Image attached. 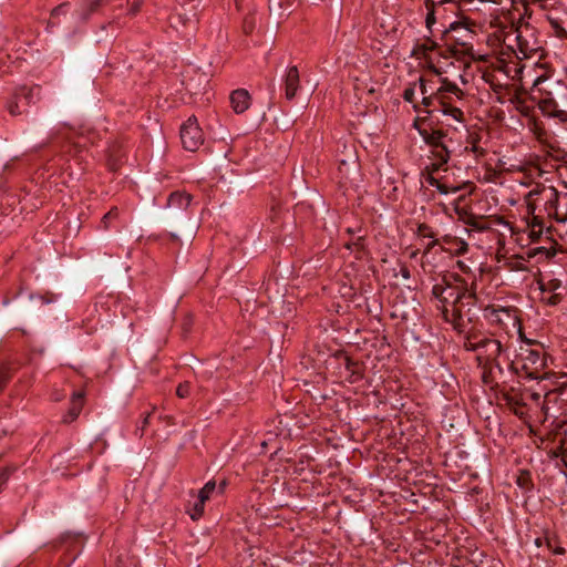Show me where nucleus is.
Returning <instances> with one entry per match:
<instances>
[{
	"label": "nucleus",
	"instance_id": "obj_33",
	"mask_svg": "<svg viewBox=\"0 0 567 567\" xmlns=\"http://www.w3.org/2000/svg\"><path fill=\"white\" fill-rule=\"evenodd\" d=\"M432 296L439 300V302L441 303V312L443 313V310H444V298H445V295H444V288H443V281L441 284H436L433 286L432 288Z\"/></svg>",
	"mask_w": 567,
	"mask_h": 567
},
{
	"label": "nucleus",
	"instance_id": "obj_3",
	"mask_svg": "<svg viewBox=\"0 0 567 567\" xmlns=\"http://www.w3.org/2000/svg\"><path fill=\"white\" fill-rule=\"evenodd\" d=\"M443 39L446 42L454 41L456 44L461 45L460 50H455L454 54L462 52L465 53L464 56L458 60L460 64L456 68H463L464 70L471 68V64L474 60V58L466 53L468 51V44H471V41L474 38V32L470 28V22L467 19L457 20L454 22H451L449 27H444V29L441 31Z\"/></svg>",
	"mask_w": 567,
	"mask_h": 567
},
{
	"label": "nucleus",
	"instance_id": "obj_63",
	"mask_svg": "<svg viewBox=\"0 0 567 567\" xmlns=\"http://www.w3.org/2000/svg\"><path fill=\"white\" fill-rule=\"evenodd\" d=\"M525 68H526V65H522L520 68L516 69V71L522 72V71H524Z\"/></svg>",
	"mask_w": 567,
	"mask_h": 567
},
{
	"label": "nucleus",
	"instance_id": "obj_62",
	"mask_svg": "<svg viewBox=\"0 0 567 567\" xmlns=\"http://www.w3.org/2000/svg\"><path fill=\"white\" fill-rule=\"evenodd\" d=\"M429 71L436 72V71H440V69H437V68H435V66H431Z\"/></svg>",
	"mask_w": 567,
	"mask_h": 567
},
{
	"label": "nucleus",
	"instance_id": "obj_57",
	"mask_svg": "<svg viewBox=\"0 0 567 567\" xmlns=\"http://www.w3.org/2000/svg\"><path fill=\"white\" fill-rule=\"evenodd\" d=\"M489 567H502V563L499 560L493 559L491 561V566Z\"/></svg>",
	"mask_w": 567,
	"mask_h": 567
},
{
	"label": "nucleus",
	"instance_id": "obj_1",
	"mask_svg": "<svg viewBox=\"0 0 567 567\" xmlns=\"http://www.w3.org/2000/svg\"><path fill=\"white\" fill-rule=\"evenodd\" d=\"M420 91L423 95L422 104L424 110L414 109L419 112V116L414 121V127L419 131L424 142L433 148V155L436 162L432 163V172H437L450 159V150L446 145L445 133L442 130L435 128L437 124L453 127L454 123L464 125V113L461 109L451 105L447 101V93L461 99L463 95L462 90L455 84L449 82L446 79L441 81V86L436 92L427 94V89L424 79L420 78Z\"/></svg>",
	"mask_w": 567,
	"mask_h": 567
},
{
	"label": "nucleus",
	"instance_id": "obj_6",
	"mask_svg": "<svg viewBox=\"0 0 567 567\" xmlns=\"http://www.w3.org/2000/svg\"><path fill=\"white\" fill-rule=\"evenodd\" d=\"M179 135L183 147L189 152H196L204 143L203 131L194 115L183 123Z\"/></svg>",
	"mask_w": 567,
	"mask_h": 567
},
{
	"label": "nucleus",
	"instance_id": "obj_53",
	"mask_svg": "<svg viewBox=\"0 0 567 567\" xmlns=\"http://www.w3.org/2000/svg\"><path fill=\"white\" fill-rule=\"evenodd\" d=\"M150 416L151 414H146V416L143 419L142 421V424H141V430L144 431L146 429V426L148 425V420H150Z\"/></svg>",
	"mask_w": 567,
	"mask_h": 567
},
{
	"label": "nucleus",
	"instance_id": "obj_50",
	"mask_svg": "<svg viewBox=\"0 0 567 567\" xmlns=\"http://www.w3.org/2000/svg\"><path fill=\"white\" fill-rule=\"evenodd\" d=\"M457 237H453L451 235H445L443 238H442V241L446 245H450L452 246L454 244V240L456 239Z\"/></svg>",
	"mask_w": 567,
	"mask_h": 567
},
{
	"label": "nucleus",
	"instance_id": "obj_22",
	"mask_svg": "<svg viewBox=\"0 0 567 567\" xmlns=\"http://www.w3.org/2000/svg\"><path fill=\"white\" fill-rule=\"evenodd\" d=\"M534 135L540 144L548 147L550 151H553V152L559 151V147L557 146V142L555 141L554 137H551L547 133V131L545 128L535 125Z\"/></svg>",
	"mask_w": 567,
	"mask_h": 567
},
{
	"label": "nucleus",
	"instance_id": "obj_13",
	"mask_svg": "<svg viewBox=\"0 0 567 567\" xmlns=\"http://www.w3.org/2000/svg\"><path fill=\"white\" fill-rule=\"evenodd\" d=\"M192 202V196L185 192H173L166 203V208L172 215L186 212Z\"/></svg>",
	"mask_w": 567,
	"mask_h": 567
},
{
	"label": "nucleus",
	"instance_id": "obj_25",
	"mask_svg": "<svg viewBox=\"0 0 567 567\" xmlns=\"http://www.w3.org/2000/svg\"><path fill=\"white\" fill-rule=\"evenodd\" d=\"M483 334L480 333H471L466 337L464 341V349L467 351L480 353L481 340Z\"/></svg>",
	"mask_w": 567,
	"mask_h": 567
},
{
	"label": "nucleus",
	"instance_id": "obj_24",
	"mask_svg": "<svg viewBox=\"0 0 567 567\" xmlns=\"http://www.w3.org/2000/svg\"><path fill=\"white\" fill-rule=\"evenodd\" d=\"M556 255V250L554 247H545V246H538V247H535V248H530L528 250V257H532V258H535V257H540L545 260L554 257Z\"/></svg>",
	"mask_w": 567,
	"mask_h": 567
},
{
	"label": "nucleus",
	"instance_id": "obj_11",
	"mask_svg": "<svg viewBox=\"0 0 567 567\" xmlns=\"http://www.w3.org/2000/svg\"><path fill=\"white\" fill-rule=\"evenodd\" d=\"M542 292L540 301L547 306H556L561 301V295L557 291L561 288V281L556 278H540L538 281Z\"/></svg>",
	"mask_w": 567,
	"mask_h": 567
},
{
	"label": "nucleus",
	"instance_id": "obj_37",
	"mask_svg": "<svg viewBox=\"0 0 567 567\" xmlns=\"http://www.w3.org/2000/svg\"><path fill=\"white\" fill-rule=\"evenodd\" d=\"M451 247L454 248L456 255H464L468 250L467 243L461 238H456Z\"/></svg>",
	"mask_w": 567,
	"mask_h": 567
},
{
	"label": "nucleus",
	"instance_id": "obj_44",
	"mask_svg": "<svg viewBox=\"0 0 567 567\" xmlns=\"http://www.w3.org/2000/svg\"><path fill=\"white\" fill-rule=\"evenodd\" d=\"M414 94H415V90H414V86H409L404 90L403 92V99L406 101V102H413L414 100Z\"/></svg>",
	"mask_w": 567,
	"mask_h": 567
},
{
	"label": "nucleus",
	"instance_id": "obj_27",
	"mask_svg": "<svg viewBox=\"0 0 567 567\" xmlns=\"http://www.w3.org/2000/svg\"><path fill=\"white\" fill-rule=\"evenodd\" d=\"M120 216V212L117 207H112L101 219V228L107 230L114 220H116Z\"/></svg>",
	"mask_w": 567,
	"mask_h": 567
},
{
	"label": "nucleus",
	"instance_id": "obj_18",
	"mask_svg": "<svg viewBox=\"0 0 567 567\" xmlns=\"http://www.w3.org/2000/svg\"><path fill=\"white\" fill-rule=\"evenodd\" d=\"M104 0H82L76 9V14L81 21H86L89 18L97 11Z\"/></svg>",
	"mask_w": 567,
	"mask_h": 567
},
{
	"label": "nucleus",
	"instance_id": "obj_15",
	"mask_svg": "<svg viewBox=\"0 0 567 567\" xmlns=\"http://www.w3.org/2000/svg\"><path fill=\"white\" fill-rule=\"evenodd\" d=\"M230 104L235 113L241 114L250 106V94L246 89L234 90L230 94Z\"/></svg>",
	"mask_w": 567,
	"mask_h": 567
},
{
	"label": "nucleus",
	"instance_id": "obj_14",
	"mask_svg": "<svg viewBox=\"0 0 567 567\" xmlns=\"http://www.w3.org/2000/svg\"><path fill=\"white\" fill-rule=\"evenodd\" d=\"M555 97L556 96H542L539 100V109L546 116L557 117L561 122H567V112L558 109Z\"/></svg>",
	"mask_w": 567,
	"mask_h": 567
},
{
	"label": "nucleus",
	"instance_id": "obj_46",
	"mask_svg": "<svg viewBox=\"0 0 567 567\" xmlns=\"http://www.w3.org/2000/svg\"><path fill=\"white\" fill-rule=\"evenodd\" d=\"M31 299H37L39 301H41L42 305L44 303H51L55 300V296L50 293V295H47V296H39L37 298H34L33 296L31 297Z\"/></svg>",
	"mask_w": 567,
	"mask_h": 567
},
{
	"label": "nucleus",
	"instance_id": "obj_31",
	"mask_svg": "<svg viewBox=\"0 0 567 567\" xmlns=\"http://www.w3.org/2000/svg\"><path fill=\"white\" fill-rule=\"evenodd\" d=\"M517 485L526 491L533 488V482L530 477V473L528 471H522L517 476L516 481Z\"/></svg>",
	"mask_w": 567,
	"mask_h": 567
},
{
	"label": "nucleus",
	"instance_id": "obj_16",
	"mask_svg": "<svg viewBox=\"0 0 567 567\" xmlns=\"http://www.w3.org/2000/svg\"><path fill=\"white\" fill-rule=\"evenodd\" d=\"M84 404V392L75 391L71 396V405L66 415L63 416L62 421L64 423L73 422L81 413Z\"/></svg>",
	"mask_w": 567,
	"mask_h": 567
},
{
	"label": "nucleus",
	"instance_id": "obj_17",
	"mask_svg": "<svg viewBox=\"0 0 567 567\" xmlns=\"http://www.w3.org/2000/svg\"><path fill=\"white\" fill-rule=\"evenodd\" d=\"M481 140V130H468L466 136V144L470 145V148L468 146H466L465 150L472 152L476 157L485 156L486 150L480 146Z\"/></svg>",
	"mask_w": 567,
	"mask_h": 567
},
{
	"label": "nucleus",
	"instance_id": "obj_49",
	"mask_svg": "<svg viewBox=\"0 0 567 567\" xmlns=\"http://www.w3.org/2000/svg\"><path fill=\"white\" fill-rule=\"evenodd\" d=\"M456 266L464 274H467L470 271V267L464 261H462V260H458L456 262Z\"/></svg>",
	"mask_w": 567,
	"mask_h": 567
},
{
	"label": "nucleus",
	"instance_id": "obj_39",
	"mask_svg": "<svg viewBox=\"0 0 567 567\" xmlns=\"http://www.w3.org/2000/svg\"><path fill=\"white\" fill-rule=\"evenodd\" d=\"M190 393V383L185 381L183 383H179L176 389V395L181 399H185Z\"/></svg>",
	"mask_w": 567,
	"mask_h": 567
},
{
	"label": "nucleus",
	"instance_id": "obj_19",
	"mask_svg": "<svg viewBox=\"0 0 567 567\" xmlns=\"http://www.w3.org/2000/svg\"><path fill=\"white\" fill-rule=\"evenodd\" d=\"M353 86L357 94L367 92L368 94H374L377 91V83L371 81L370 73H362V76H355L353 79Z\"/></svg>",
	"mask_w": 567,
	"mask_h": 567
},
{
	"label": "nucleus",
	"instance_id": "obj_7",
	"mask_svg": "<svg viewBox=\"0 0 567 567\" xmlns=\"http://www.w3.org/2000/svg\"><path fill=\"white\" fill-rule=\"evenodd\" d=\"M442 281L445 295L444 306L447 307V305H451L452 308L457 303L462 292L466 291L467 286L471 284L462 276L454 272L444 276Z\"/></svg>",
	"mask_w": 567,
	"mask_h": 567
},
{
	"label": "nucleus",
	"instance_id": "obj_58",
	"mask_svg": "<svg viewBox=\"0 0 567 567\" xmlns=\"http://www.w3.org/2000/svg\"><path fill=\"white\" fill-rule=\"evenodd\" d=\"M565 553V549L563 547H557L554 549V554L556 555H563Z\"/></svg>",
	"mask_w": 567,
	"mask_h": 567
},
{
	"label": "nucleus",
	"instance_id": "obj_34",
	"mask_svg": "<svg viewBox=\"0 0 567 567\" xmlns=\"http://www.w3.org/2000/svg\"><path fill=\"white\" fill-rule=\"evenodd\" d=\"M504 400L506 401V403H507L508 405H511V406L514 409V412H515L516 414H518V413H519L518 409L524 406V404L520 402V400H519V399H517L515 395H513V394H512V393H509V392H506V393L504 394Z\"/></svg>",
	"mask_w": 567,
	"mask_h": 567
},
{
	"label": "nucleus",
	"instance_id": "obj_47",
	"mask_svg": "<svg viewBox=\"0 0 567 567\" xmlns=\"http://www.w3.org/2000/svg\"><path fill=\"white\" fill-rule=\"evenodd\" d=\"M551 24H553V27L555 28V32H556L557 37H559V38H564V37H566V35H567L566 30H565L561 25H559V23H558V22H556V21L554 22V21H553V22H551Z\"/></svg>",
	"mask_w": 567,
	"mask_h": 567
},
{
	"label": "nucleus",
	"instance_id": "obj_51",
	"mask_svg": "<svg viewBox=\"0 0 567 567\" xmlns=\"http://www.w3.org/2000/svg\"><path fill=\"white\" fill-rule=\"evenodd\" d=\"M488 365L495 368L499 373H503V367L497 361V359L495 361H492V363H489Z\"/></svg>",
	"mask_w": 567,
	"mask_h": 567
},
{
	"label": "nucleus",
	"instance_id": "obj_60",
	"mask_svg": "<svg viewBox=\"0 0 567 567\" xmlns=\"http://www.w3.org/2000/svg\"><path fill=\"white\" fill-rule=\"evenodd\" d=\"M250 30H251V25H250V24H248V22L246 21V22H245V31H246V32H249Z\"/></svg>",
	"mask_w": 567,
	"mask_h": 567
},
{
	"label": "nucleus",
	"instance_id": "obj_40",
	"mask_svg": "<svg viewBox=\"0 0 567 567\" xmlns=\"http://www.w3.org/2000/svg\"><path fill=\"white\" fill-rule=\"evenodd\" d=\"M126 3L128 6V14L134 16L140 11L143 0H127Z\"/></svg>",
	"mask_w": 567,
	"mask_h": 567
},
{
	"label": "nucleus",
	"instance_id": "obj_48",
	"mask_svg": "<svg viewBox=\"0 0 567 567\" xmlns=\"http://www.w3.org/2000/svg\"><path fill=\"white\" fill-rule=\"evenodd\" d=\"M400 274H401V276H402L405 280H408V279H410V278H411V271H410V269L408 268V266H406V265H404V264H403V265H401Z\"/></svg>",
	"mask_w": 567,
	"mask_h": 567
},
{
	"label": "nucleus",
	"instance_id": "obj_41",
	"mask_svg": "<svg viewBox=\"0 0 567 567\" xmlns=\"http://www.w3.org/2000/svg\"><path fill=\"white\" fill-rule=\"evenodd\" d=\"M427 175L424 177L425 182L430 185L436 188L440 179L435 178L433 174L435 172H432V164L430 166H426Z\"/></svg>",
	"mask_w": 567,
	"mask_h": 567
},
{
	"label": "nucleus",
	"instance_id": "obj_35",
	"mask_svg": "<svg viewBox=\"0 0 567 567\" xmlns=\"http://www.w3.org/2000/svg\"><path fill=\"white\" fill-rule=\"evenodd\" d=\"M16 471V467L7 466L0 471V492L3 489L6 484L8 483L10 476Z\"/></svg>",
	"mask_w": 567,
	"mask_h": 567
},
{
	"label": "nucleus",
	"instance_id": "obj_36",
	"mask_svg": "<svg viewBox=\"0 0 567 567\" xmlns=\"http://www.w3.org/2000/svg\"><path fill=\"white\" fill-rule=\"evenodd\" d=\"M463 187L461 185H456V186H453V185H447L443 182H439L437 186H436V189L443 194V195H446L449 193H456L458 190H461Z\"/></svg>",
	"mask_w": 567,
	"mask_h": 567
},
{
	"label": "nucleus",
	"instance_id": "obj_9",
	"mask_svg": "<svg viewBox=\"0 0 567 567\" xmlns=\"http://www.w3.org/2000/svg\"><path fill=\"white\" fill-rule=\"evenodd\" d=\"M504 351V348L499 340L483 336L481 340L480 353L476 355V360L480 365L487 367L492 361H495Z\"/></svg>",
	"mask_w": 567,
	"mask_h": 567
},
{
	"label": "nucleus",
	"instance_id": "obj_56",
	"mask_svg": "<svg viewBox=\"0 0 567 567\" xmlns=\"http://www.w3.org/2000/svg\"><path fill=\"white\" fill-rule=\"evenodd\" d=\"M226 485H227L226 481H223V482L219 483L218 491H219L220 494L224 493V491L226 488Z\"/></svg>",
	"mask_w": 567,
	"mask_h": 567
},
{
	"label": "nucleus",
	"instance_id": "obj_10",
	"mask_svg": "<svg viewBox=\"0 0 567 567\" xmlns=\"http://www.w3.org/2000/svg\"><path fill=\"white\" fill-rule=\"evenodd\" d=\"M533 86L542 94V96L564 97L566 85L560 80H554L551 75L543 73L535 81Z\"/></svg>",
	"mask_w": 567,
	"mask_h": 567
},
{
	"label": "nucleus",
	"instance_id": "obj_45",
	"mask_svg": "<svg viewBox=\"0 0 567 567\" xmlns=\"http://www.w3.org/2000/svg\"><path fill=\"white\" fill-rule=\"evenodd\" d=\"M69 3H62L52 10V17L66 13Z\"/></svg>",
	"mask_w": 567,
	"mask_h": 567
},
{
	"label": "nucleus",
	"instance_id": "obj_55",
	"mask_svg": "<svg viewBox=\"0 0 567 567\" xmlns=\"http://www.w3.org/2000/svg\"><path fill=\"white\" fill-rule=\"evenodd\" d=\"M472 74L473 73H461L460 79L462 80L463 83H467V81H468L467 76L472 75Z\"/></svg>",
	"mask_w": 567,
	"mask_h": 567
},
{
	"label": "nucleus",
	"instance_id": "obj_29",
	"mask_svg": "<svg viewBox=\"0 0 567 567\" xmlns=\"http://www.w3.org/2000/svg\"><path fill=\"white\" fill-rule=\"evenodd\" d=\"M40 92V87L39 86H35V87H31V89H27V87H22L20 89L17 94H16V99H18L19 101H21V99L23 97L25 100V103L29 104L33 97L34 94H39Z\"/></svg>",
	"mask_w": 567,
	"mask_h": 567
},
{
	"label": "nucleus",
	"instance_id": "obj_61",
	"mask_svg": "<svg viewBox=\"0 0 567 567\" xmlns=\"http://www.w3.org/2000/svg\"><path fill=\"white\" fill-rule=\"evenodd\" d=\"M72 147L74 148L75 154H78L80 152L79 146L76 144L73 145Z\"/></svg>",
	"mask_w": 567,
	"mask_h": 567
},
{
	"label": "nucleus",
	"instance_id": "obj_4",
	"mask_svg": "<svg viewBox=\"0 0 567 567\" xmlns=\"http://www.w3.org/2000/svg\"><path fill=\"white\" fill-rule=\"evenodd\" d=\"M547 359L543 351L536 349H522L516 361L509 364L511 370L519 374L524 372L525 377L530 380L545 378V368Z\"/></svg>",
	"mask_w": 567,
	"mask_h": 567
},
{
	"label": "nucleus",
	"instance_id": "obj_52",
	"mask_svg": "<svg viewBox=\"0 0 567 567\" xmlns=\"http://www.w3.org/2000/svg\"><path fill=\"white\" fill-rule=\"evenodd\" d=\"M439 244V240L435 239V237L433 238V240L431 243L427 244L426 246V252L431 251L436 245Z\"/></svg>",
	"mask_w": 567,
	"mask_h": 567
},
{
	"label": "nucleus",
	"instance_id": "obj_38",
	"mask_svg": "<svg viewBox=\"0 0 567 567\" xmlns=\"http://www.w3.org/2000/svg\"><path fill=\"white\" fill-rule=\"evenodd\" d=\"M417 235L424 238H434L435 234L427 224H420L417 226Z\"/></svg>",
	"mask_w": 567,
	"mask_h": 567
},
{
	"label": "nucleus",
	"instance_id": "obj_64",
	"mask_svg": "<svg viewBox=\"0 0 567 567\" xmlns=\"http://www.w3.org/2000/svg\"><path fill=\"white\" fill-rule=\"evenodd\" d=\"M451 0H443V1H440L437 4L439 6H442L443 3H446V2H450Z\"/></svg>",
	"mask_w": 567,
	"mask_h": 567
},
{
	"label": "nucleus",
	"instance_id": "obj_5",
	"mask_svg": "<svg viewBox=\"0 0 567 567\" xmlns=\"http://www.w3.org/2000/svg\"><path fill=\"white\" fill-rule=\"evenodd\" d=\"M516 44L522 59H528L532 54L538 53L542 43L535 35V29L528 23L520 24L516 28ZM520 59V56H518Z\"/></svg>",
	"mask_w": 567,
	"mask_h": 567
},
{
	"label": "nucleus",
	"instance_id": "obj_42",
	"mask_svg": "<svg viewBox=\"0 0 567 567\" xmlns=\"http://www.w3.org/2000/svg\"><path fill=\"white\" fill-rule=\"evenodd\" d=\"M9 113L13 116L20 115L22 111L19 107V101L10 102L7 106Z\"/></svg>",
	"mask_w": 567,
	"mask_h": 567
},
{
	"label": "nucleus",
	"instance_id": "obj_21",
	"mask_svg": "<svg viewBox=\"0 0 567 567\" xmlns=\"http://www.w3.org/2000/svg\"><path fill=\"white\" fill-rule=\"evenodd\" d=\"M300 87L299 73H286L285 75V95L287 100H292Z\"/></svg>",
	"mask_w": 567,
	"mask_h": 567
},
{
	"label": "nucleus",
	"instance_id": "obj_54",
	"mask_svg": "<svg viewBox=\"0 0 567 567\" xmlns=\"http://www.w3.org/2000/svg\"><path fill=\"white\" fill-rule=\"evenodd\" d=\"M468 225H471V226H473V227H475L476 229H480V230H483V229L487 228L486 226L481 225L477 221H468Z\"/></svg>",
	"mask_w": 567,
	"mask_h": 567
},
{
	"label": "nucleus",
	"instance_id": "obj_28",
	"mask_svg": "<svg viewBox=\"0 0 567 567\" xmlns=\"http://www.w3.org/2000/svg\"><path fill=\"white\" fill-rule=\"evenodd\" d=\"M205 502L197 497L196 502L193 504L192 508H187V513L189 514L193 520L199 519L204 514Z\"/></svg>",
	"mask_w": 567,
	"mask_h": 567
},
{
	"label": "nucleus",
	"instance_id": "obj_32",
	"mask_svg": "<svg viewBox=\"0 0 567 567\" xmlns=\"http://www.w3.org/2000/svg\"><path fill=\"white\" fill-rule=\"evenodd\" d=\"M12 378L11 368L7 364L0 367V392L7 386Z\"/></svg>",
	"mask_w": 567,
	"mask_h": 567
},
{
	"label": "nucleus",
	"instance_id": "obj_12",
	"mask_svg": "<svg viewBox=\"0 0 567 567\" xmlns=\"http://www.w3.org/2000/svg\"><path fill=\"white\" fill-rule=\"evenodd\" d=\"M482 79L491 85L493 91L498 94V100L502 101L503 97L508 96L512 100L513 96L517 95V89L513 83H501L496 81L495 73H482Z\"/></svg>",
	"mask_w": 567,
	"mask_h": 567
},
{
	"label": "nucleus",
	"instance_id": "obj_30",
	"mask_svg": "<svg viewBox=\"0 0 567 567\" xmlns=\"http://www.w3.org/2000/svg\"><path fill=\"white\" fill-rule=\"evenodd\" d=\"M217 486L215 481L207 482L203 488L199 489L197 497L206 503L210 498V495L216 491Z\"/></svg>",
	"mask_w": 567,
	"mask_h": 567
},
{
	"label": "nucleus",
	"instance_id": "obj_26",
	"mask_svg": "<svg viewBox=\"0 0 567 567\" xmlns=\"http://www.w3.org/2000/svg\"><path fill=\"white\" fill-rule=\"evenodd\" d=\"M435 6H436V3L433 0H426L425 1V7L427 9V14H426V18H425V25H426V28L429 29V31L431 33H432V27L436 22Z\"/></svg>",
	"mask_w": 567,
	"mask_h": 567
},
{
	"label": "nucleus",
	"instance_id": "obj_59",
	"mask_svg": "<svg viewBox=\"0 0 567 567\" xmlns=\"http://www.w3.org/2000/svg\"><path fill=\"white\" fill-rule=\"evenodd\" d=\"M286 71H290V72L298 71V66L297 65L287 66Z\"/></svg>",
	"mask_w": 567,
	"mask_h": 567
},
{
	"label": "nucleus",
	"instance_id": "obj_20",
	"mask_svg": "<svg viewBox=\"0 0 567 567\" xmlns=\"http://www.w3.org/2000/svg\"><path fill=\"white\" fill-rule=\"evenodd\" d=\"M344 367L349 372L347 380L350 383H355L363 379V367L360 362L353 361L350 357H344Z\"/></svg>",
	"mask_w": 567,
	"mask_h": 567
},
{
	"label": "nucleus",
	"instance_id": "obj_43",
	"mask_svg": "<svg viewBox=\"0 0 567 567\" xmlns=\"http://www.w3.org/2000/svg\"><path fill=\"white\" fill-rule=\"evenodd\" d=\"M344 246L348 249H351L352 247L362 249L363 248V236H358L355 240H353L352 243H346Z\"/></svg>",
	"mask_w": 567,
	"mask_h": 567
},
{
	"label": "nucleus",
	"instance_id": "obj_8",
	"mask_svg": "<svg viewBox=\"0 0 567 567\" xmlns=\"http://www.w3.org/2000/svg\"><path fill=\"white\" fill-rule=\"evenodd\" d=\"M484 316L491 322L502 326H507L508 323L515 326L518 321L517 309L514 307L489 305L485 307Z\"/></svg>",
	"mask_w": 567,
	"mask_h": 567
},
{
	"label": "nucleus",
	"instance_id": "obj_23",
	"mask_svg": "<svg viewBox=\"0 0 567 567\" xmlns=\"http://www.w3.org/2000/svg\"><path fill=\"white\" fill-rule=\"evenodd\" d=\"M550 458H560L567 470V437L560 440L559 445L548 452Z\"/></svg>",
	"mask_w": 567,
	"mask_h": 567
},
{
	"label": "nucleus",
	"instance_id": "obj_2",
	"mask_svg": "<svg viewBox=\"0 0 567 567\" xmlns=\"http://www.w3.org/2000/svg\"><path fill=\"white\" fill-rule=\"evenodd\" d=\"M476 287V281L472 280L453 308L449 309L444 306L443 319L452 323L454 329L458 331L463 329L465 321L472 322L475 318L473 309L476 308L478 302Z\"/></svg>",
	"mask_w": 567,
	"mask_h": 567
}]
</instances>
